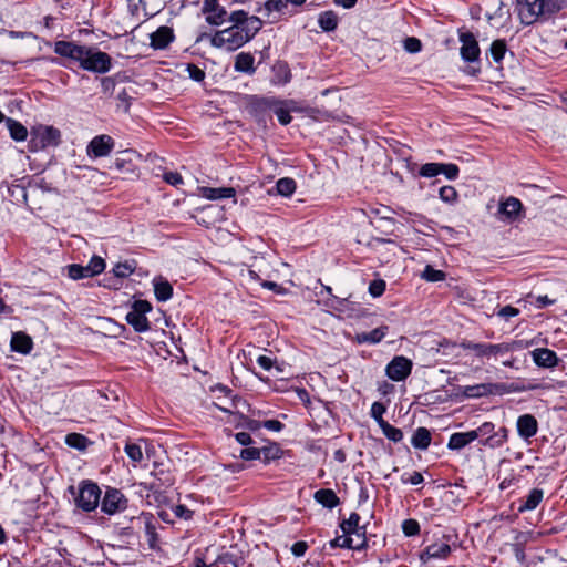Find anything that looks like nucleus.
<instances>
[{
  "instance_id": "a19ab883",
  "label": "nucleus",
  "mask_w": 567,
  "mask_h": 567,
  "mask_svg": "<svg viewBox=\"0 0 567 567\" xmlns=\"http://www.w3.org/2000/svg\"><path fill=\"white\" fill-rule=\"evenodd\" d=\"M261 451V458L264 462L268 463L272 460H277L280 457L281 450L277 444L264 446L260 449Z\"/></svg>"
},
{
  "instance_id": "5fc2aeb1",
  "label": "nucleus",
  "mask_w": 567,
  "mask_h": 567,
  "mask_svg": "<svg viewBox=\"0 0 567 567\" xmlns=\"http://www.w3.org/2000/svg\"><path fill=\"white\" fill-rule=\"evenodd\" d=\"M247 18H248V14L244 10H237V11L231 12V14L229 17L227 16V20L233 23L231 27H239V28L244 24V22L246 21Z\"/></svg>"
},
{
  "instance_id": "4d7b16f0",
  "label": "nucleus",
  "mask_w": 567,
  "mask_h": 567,
  "mask_svg": "<svg viewBox=\"0 0 567 567\" xmlns=\"http://www.w3.org/2000/svg\"><path fill=\"white\" fill-rule=\"evenodd\" d=\"M240 457L246 461L260 460L261 451L258 447H245L240 451Z\"/></svg>"
},
{
  "instance_id": "8fccbe9b",
  "label": "nucleus",
  "mask_w": 567,
  "mask_h": 567,
  "mask_svg": "<svg viewBox=\"0 0 567 567\" xmlns=\"http://www.w3.org/2000/svg\"><path fill=\"white\" fill-rule=\"evenodd\" d=\"M134 271V267L132 264L125 261V262H118L114 266L113 272L118 278H125L130 276Z\"/></svg>"
},
{
  "instance_id": "6ab92c4d",
  "label": "nucleus",
  "mask_w": 567,
  "mask_h": 567,
  "mask_svg": "<svg viewBox=\"0 0 567 567\" xmlns=\"http://www.w3.org/2000/svg\"><path fill=\"white\" fill-rule=\"evenodd\" d=\"M151 47L155 50L166 49L175 39L174 31L167 25L159 27L150 34Z\"/></svg>"
},
{
  "instance_id": "4468645a",
  "label": "nucleus",
  "mask_w": 567,
  "mask_h": 567,
  "mask_svg": "<svg viewBox=\"0 0 567 567\" xmlns=\"http://www.w3.org/2000/svg\"><path fill=\"white\" fill-rule=\"evenodd\" d=\"M127 499L116 488H109L101 501V511L107 515H113L125 508Z\"/></svg>"
},
{
  "instance_id": "ddd939ff",
  "label": "nucleus",
  "mask_w": 567,
  "mask_h": 567,
  "mask_svg": "<svg viewBox=\"0 0 567 567\" xmlns=\"http://www.w3.org/2000/svg\"><path fill=\"white\" fill-rule=\"evenodd\" d=\"M460 42L462 43L460 53L465 62L472 63L480 60L481 50L472 32H461Z\"/></svg>"
},
{
  "instance_id": "c9c22d12",
  "label": "nucleus",
  "mask_w": 567,
  "mask_h": 567,
  "mask_svg": "<svg viewBox=\"0 0 567 567\" xmlns=\"http://www.w3.org/2000/svg\"><path fill=\"white\" fill-rule=\"evenodd\" d=\"M506 51H507V45H506V42L504 40H499L498 39V40H495V41L492 42L489 52H491L492 59L496 63H501L502 62V60L505 56Z\"/></svg>"
},
{
  "instance_id": "39448f33",
  "label": "nucleus",
  "mask_w": 567,
  "mask_h": 567,
  "mask_svg": "<svg viewBox=\"0 0 567 567\" xmlns=\"http://www.w3.org/2000/svg\"><path fill=\"white\" fill-rule=\"evenodd\" d=\"M101 498V489L97 484L91 481H83L79 486V492L75 496V504L84 512L94 511Z\"/></svg>"
},
{
  "instance_id": "f8f14e48",
  "label": "nucleus",
  "mask_w": 567,
  "mask_h": 567,
  "mask_svg": "<svg viewBox=\"0 0 567 567\" xmlns=\"http://www.w3.org/2000/svg\"><path fill=\"white\" fill-rule=\"evenodd\" d=\"M256 12L265 18L269 23H275L282 14L291 13L285 3V0H267L256 9Z\"/></svg>"
},
{
  "instance_id": "a211bd4d",
  "label": "nucleus",
  "mask_w": 567,
  "mask_h": 567,
  "mask_svg": "<svg viewBox=\"0 0 567 567\" xmlns=\"http://www.w3.org/2000/svg\"><path fill=\"white\" fill-rule=\"evenodd\" d=\"M516 429L518 435L523 440L528 441L530 437L536 435L538 431V422L534 415L523 414L517 419Z\"/></svg>"
},
{
  "instance_id": "864d4df0",
  "label": "nucleus",
  "mask_w": 567,
  "mask_h": 567,
  "mask_svg": "<svg viewBox=\"0 0 567 567\" xmlns=\"http://www.w3.org/2000/svg\"><path fill=\"white\" fill-rule=\"evenodd\" d=\"M404 50L409 53H417L422 49L421 41L415 37H408L403 42Z\"/></svg>"
},
{
  "instance_id": "4c0bfd02",
  "label": "nucleus",
  "mask_w": 567,
  "mask_h": 567,
  "mask_svg": "<svg viewBox=\"0 0 567 567\" xmlns=\"http://www.w3.org/2000/svg\"><path fill=\"white\" fill-rule=\"evenodd\" d=\"M360 515L351 513L348 519L341 523V529L346 535L357 534L359 529Z\"/></svg>"
},
{
  "instance_id": "9d476101",
  "label": "nucleus",
  "mask_w": 567,
  "mask_h": 567,
  "mask_svg": "<svg viewBox=\"0 0 567 567\" xmlns=\"http://www.w3.org/2000/svg\"><path fill=\"white\" fill-rule=\"evenodd\" d=\"M133 527L144 530L147 537L150 548L155 549L157 546L156 519L150 513H141L137 517L132 518Z\"/></svg>"
},
{
  "instance_id": "3c124183",
  "label": "nucleus",
  "mask_w": 567,
  "mask_h": 567,
  "mask_svg": "<svg viewBox=\"0 0 567 567\" xmlns=\"http://www.w3.org/2000/svg\"><path fill=\"white\" fill-rule=\"evenodd\" d=\"M402 530L405 536H415L420 533V524L415 519H405L402 523Z\"/></svg>"
},
{
  "instance_id": "b1692460",
  "label": "nucleus",
  "mask_w": 567,
  "mask_h": 567,
  "mask_svg": "<svg viewBox=\"0 0 567 567\" xmlns=\"http://www.w3.org/2000/svg\"><path fill=\"white\" fill-rule=\"evenodd\" d=\"M523 205L519 199L515 197H508L499 205V213L504 215L508 219H515L519 212L522 210Z\"/></svg>"
},
{
  "instance_id": "ea45409f",
  "label": "nucleus",
  "mask_w": 567,
  "mask_h": 567,
  "mask_svg": "<svg viewBox=\"0 0 567 567\" xmlns=\"http://www.w3.org/2000/svg\"><path fill=\"white\" fill-rule=\"evenodd\" d=\"M382 433L392 442L398 443L403 439V432L389 422L381 423Z\"/></svg>"
},
{
  "instance_id": "f257e3e1",
  "label": "nucleus",
  "mask_w": 567,
  "mask_h": 567,
  "mask_svg": "<svg viewBox=\"0 0 567 567\" xmlns=\"http://www.w3.org/2000/svg\"><path fill=\"white\" fill-rule=\"evenodd\" d=\"M54 52L71 61L78 62L80 68L96 73H106L112 66L111 56L93 47L79 45L73 42L58 41Z\"/></svg>"
},
{
  "instance_id": "bf43d9fd",
  "label": "nucleus",
  "mask_w": 567,
  "mask_h": 567,
  "mask_svg": "<svg viewBox=\"0 0 567 567\" xmlns=\"http://www.w3.org/2000/svg\"><path fill=\"white\" fill-rule=\"evenodd\" d=\"M270 106V101L261 97H254L250 103L251 112L258 113L259 111H265Z\"/></svg>"
},
{
  "instance_id": "20e7f679",
  "label": "nucleus",
  "mask_w": 567,
  "mask_h": 567,
  "mask_svg": "<svg viewBox=\"0 0 567 567\" xmlns=\"http://www.w3.org/2000/svg\"><path fill=\"white\" fill-rule=\"evenodd\" d=\"M478 436L482 437L480 443L488 449L502 447L508 440V429L498 427L493 422H484L477 427Z\"/></svg>"
},
{
  "instance_id": "13d9d810",
  "label": "nucleus",
  "mask_w": 567,
  "mask_h": 567,
  "mask_svg": "<svg viewBox=\"0 0 567 567\" xmlns=\"http://www.w3.org/2000/svg\"><path fill=\"white\" fill-rule=\"evenodd\" d=\"M101 86H102V92L105 95L111 96L114 93V91H115L116 83H115V80L113 78L106 76V78H102Z\"/></svg>"
},
{
  "instance_id": "a18cd8bd",
  "label": "nucleus",
  "mask_w": 567,
  "mask_h": 567,
  "mask_svg": "<svg viewBox=\"0 0 567 567\" xmlns=\"http://www.w3.org/2000/svg\"><path fill=\"white\" fill-rule=\"evenodd\" d=\"M86 266L90 269V274L94 277L104 271L105 261L99 256H93Z\"/></svg>"
},
{
  "instance_id": "e433bc0d",
  "label": "nucleus",
  "mask_w": 567,
  "mask_h": 567,
  "mask_svg": "<svg viewBox=\"0 0 567 567\" xmlns=\"http://www.w3.org/2000/svg\"><path fill=\"white\" fill-rule=\"evenodd\" d=\"M68 276L73 280L93 277L90 274V269L87 268V266H81L78 264H72L68 266Z\"/></svg>"
},
{
  "instance_id": "6e6d98bb",
  "label": "nucleus",
  "mask_w": 567,
  "mask_h": 567,
  "mask_svg": "<svg viewBox=\"0 0 567 567\" xmlns=\"http://www.w3.org/2000/svg\"><path fill=\"white\" fill-rule=\"evenodd\" d=\"M385 413V406L380 402H374L371 406V416L378 422L379 426H381L382 422H386L382 415Z\"/></svg>"
},
{
  "instance_id": "680f3d73",
  "label": "nucleus",
  "mask_w": 567,
  "mask_h": 567,
  "mask_svg": "<svg viewBox=\"0 0 567 567\" xmlns=\"http://www.w3.org/2000/svg\"><path fill=\"white\" fill-rule=\"evenodd\" d=\"M275 114L277 115V118L281 125H288L292 120L289 111L284 107L276 109Z\"/></svg>"
},
{
  "instance_id": "1a4fd4ad",
  "label": "nucleus",
  "mask_w": 567,
  "mask_h": 567,
  "mask_svg": "<svg viewBox=\"0 0 567 567\" xmlns=\"http://www.w3.org/2000/svg\"><path fill=\"white\" fill-rule=\"evenodd\" d=\"M509 392L505 383H480L462 388V393L466 398L478 399L488 395H502Z\"/></svg>"
},
{
  "instance_id": "0eeeda50",
  "label": "nucleus",
  "mask_w": 567,
  "mask_h": 567,
  "mask_svg": "<svg viewBox=\"0 0 567 567\" xmlns=\"http://www.w3.org/2000/svg\"><path fill=\"white\" fill-rule=\"evenodd\" d=\"M152 310V306L146 300H136L132 306V310L126 315V321L135 331L145 332L150 329V322L146 313Z\"/></svg>"
},
{
  "instance_id": "37998d69",
  "label": "nucleus",
  "mask_w": 567,
  "mask_h": 567,
  "mask_svg": "<svg viewBox=\"0 0 567 567\" xmlns=\"http://www.w3.org/2000/svg\"><path fill=\"white\" fill-rule=\"evenodd\" d=\"M466 445H468V444H467L466 439L462 432L453 433L450 436V440L447 442V447L450 450L458 451V450H462L463 447H465Z\"/></svg>"
},
{
  "instance_id": "052dcab7",
  "label": "nucleus",
  "mask_w": 567,
  "mask_h": 567,
  "mask_svg": "<svg viewBox=\"0 0 567 567\" xmlns=\"http://www.w3.org/2000/svg\"><path fill=\"white\" fill-rule=\"evenodd\" d=\"M187 72L189 78L196 82H202L205 79V72L195 64H188Z\"/></svg>"
},
{
  "instance_id": "09e8293b",
  "label": "nucleus",
  "mask_w": 567,
  "mask_h": 567,
  "mask_svg": "<svg viewBox=\"0 0 567 567\" xmlns=\"http://www.w3.org/2000/svg\"><path fill=\"white\" fill-rule=\"evenodd\" d=\"M441 163H426L421 166L419 174L422 177H434L440 174Z\"/></svg>"
},
{
  "instance_id": "6e6552de",
  "label": "nucleus",
  "mask_w": 567,
  "mask_h": 567,
  "mask_svg": "<svg viewBox=\"0 0 567 567\" xmlns=\"http://www.w3.org/2000/svg\"><path fill=\"white\" fill-rule=\"evenodd\" d=\"M463 348L466 350H471L475 353L476 357L491 359L496 358L498 355H504L513 350V346L511 343H475L468 341L467 343H463Z\"/></svg>"
},
{
  "instance_id": "bb28decb",
  "label": "nucleus",
  "mask_w": 567,
  "mask_h": 567,
  "mask_svg": "<svg viewBox=\"0 0 567 567\" xmlns=\"http://www.w3.org/2000/svg\"><path fill=\"white\" fill-rule=\"evenodd\" d=\"M254 56L250 53L241 52L235 59L234 68L237 72L247 74L255 73Z\"/></svg>"
},
{
  "instance_id": "338daca9",
  "label": "nucleus",
  "mask_w": 567,
  "mask_h": 567,
  "mask_svg": "<svg viewBox=\"0 0 567 567\" xmlns=\"http://www.w3.org/2000/svg\"><path fill=\"white\" fill-rule=\"evenodd\" d=\"M262 427L269 431L279 432L284 429V424L278 420H267L262 422Z\"/></svg>"
},
{
  "instance_id": "c03bdc74",
  "label": "nucleus",
  "mask_w": 567,
  "mask_h": 567,
  "mask_svg": "<svg viewBox=\"0 0 567 567\" xmlns=\"http://www.w3.org/2000/svg\"><path fill=\"white\" fill-rule=\"evenodd\" d=\"M440 198L447 204H454L457 200V192L453 186H443L439 192Z\"/></svg>"
},
{
  "instance_id": "72a5a7b5",
  "label": "nucleus",
  "mask_w": 567,
  "mask_h": 567,
  "mask_svg": "<svg viewBox=\"0 0 567 567\" xmlns=\"http://www.w3.org/2000/svg\"><path fill=\"white\" fill-rule=\"evenodd\" d=\"M272 71L275 73L274 75V82L277 84H287L291 80V72L289 70V66L285 62H278L274 65Z\"/></svg>"
},
{
  "instance_id": "774afa93",
  "label": "nucleus",
  "mask_w": 567,
  "mask_h": 567,
  "mask_svg": "<svg viewBox=\"0 0 567 567\" xmlns=\"http://www.w3.org/2000/svg\"><path fill=\"white\" fill-rule=\"evenodd\" d=\"M513 551H514V556L515 558L519 561V563H524L525 559H526V555H525V551H524V547H523V544L522 543H516V544H513Z\"/></svg>"
},
{
  "instance_id": "9b49d317",
  "label": "nucleus",
  "mask_w": 567,
  "mask_h": 567,
  "mask_svg": "<svg viewBox=\"0 0 567 567\" xmlns=\"http://www.w3.org/2000/svg\"><path fill=\"white\" fill-rule=\"evenodd\" d=\"M412 371V361L403 355L394 357L386 365L385 373L392 381L405 380Z\"/></svg>"
},
{
  "instance_id": "c85d7f7f",
  "label": "nucleus",
  "mask_w": 567,
  "mask_h": 567,
  "mask_svg": "<svg viewBox=\"0 0 567 567\" xmlns=\"http://www.w3.org/2000/svg\"><path fill=\"white\" fill-rule=\"evenodd\" d=\"M262 28V19L256 16L248 17L244 24L240 27L247 42L251 40L256 33Z\"/></svg>"
},
{
  "instance_id": "79ce46f5",
  "label": "nucleus",
  "mask_w": 567,
  "mask_h": 567,
  "mask_svg": "<svg viewBox=\"0 0 567 567\" xmlns=\"http://www.w3.org/2000/svg\"><path fill=\"white\" fill-rule=\"evenodd\" d=\"M422 278L430 282H436L445 279L442 270H436L432 266H426L422 272Z\"/></svg>"
},
{
  "instance_id": "2eb2a0df",
  "label": "nucleus",
  "mask_w": 567,
  "mask_h": 567,
  "mask_svg": "<svg viewBox=\"0 0 567 567\" xmlns=\"http://www.w3.org/2000/svg\"><path fill=\"white\" fill-rule=\"evenodd\" d=\"M113 148L114 140L110 135L102 134L92 138L86 147V154L92 158L105 157Z\"/></svg>"
},
{
  "instance_id": "5701e85b",
  "label": "nucleus",
  "mask_w": 567,
  "mask_h": 567,
  "mask_svg": "<svg viewBox=\"0 0 567 567\" xmlns=\"http://www.w3.org/2000/svg\"><path fill=\"white\" fill-rule=\"evenodd\" d=\"M386 332L388 327L381 326L373 329L372 331L358 333L355 339L358 343L377 344L385 337Z\"/></svg>"
},
{
  "instance_id": "de8ad7c7",
  "label": "nucleus",
  "mask_w": 567,
  "mask_h": 567,
  "mask_svg": "<svg viewBox=\"0 0 567 567\" xmlns=\"http://www.w3.org/2000/svg\"><path fill=\"white\" fill-rule=\"evenodd\" d=\"M460 173V168L456 164L453 163H441L440 174L445 175V177L450 181H454L457 178Z\"/></svg>"
},
{
  "instance_id": "a878e982",
  "label": "nucleus",
  "mask_w": 567,
  "mask_h": 567,
  "mask_svg": "<svg viewBox=\"0 0 567 567\" xmlns=\"http://www.w3.org/2000/svg\"><path fill=\"white\" fill-rule=\"evenodd\" d=\"M315 499L327 508H334L339 505L340 501L337 494L329 488H321L315 493Z\"/></svg>"
},
{
  "instance_id": "e2e57ef3",
  "label": "nucleus",
  "mask_w": 567,
  "mask_h": 567,
  "mask_svg": "<svg viewBox=\"0 0 567 567\" xmlns=\"http://www.w3.org/2000/svg\"><path fill=\"white\" fill-rule=\"evenodd\" d=\"M518 315H519V310L512 306H505V307L501 308L497 312L498 317L504 318L506 320H508L512 317H516Z\"/></svg>"
},
{
  "instance_id": "473e14b6",
  "label": "nucleus",
  "mask_w": 567,
  "mask_h": 567,
  "mask_svg": "<svg viewBox=\"0 0 567 567\" xmlns=\"http://www.w3.org/2000/svg\"><path fill=\"white\" fill-rule=\"evenodd\" d=\"M330 546L332 548H348V549H354V550H362L367 547V540L365 538L362 540L359 545H353V539L349 536H339L336 537L330 542Z\"/></svg>"
},
{
  "instance_id": "aec40b11",
  "label": "nucleus",
  "mask_w": 567,
  "mask_h": 567,
  "mask_svg": "<svg viewBox=\"0 0 567 567\" xmlns=\"http://www.w3.org/2000/svg\"><path fill=\"white\" fill-rule=\"evenodd\" d=\"M532 357L535 364L542 368H555L558 364L556 352L547 348L535 349Z\"/></svg>"
},
{
  "instance_id": "4be33fe9",
  "label": "nucleus",
  "mask_w": 567,
  "mask_h": 567,
  "mask_svg": "<svg viewBox=\"0 0 567 567\" xmlns=\"http://www.w3.org/2000/svg\"><path fill=\"white\" fill-rule=\"evenodd\" d=\"M544 497V491L540 488H533L529 491L528 495H526L525 498L520 501V504L518 506V512H529L534 511L543 501Z\"/></svg>"
},
{
  "instance_id": "603ef678",
  "label": "nucleus",
  "mask_w": 567,
  "mask_h": 567,
  "mask_svg": "<svg viewBox=\"0 0 567 567\" xmlns=\"http://www.w3.org/2000/svg\"><path fill=\"white\" fill-rule=\"evenodd\" d=\"M385 286V281L383 279H374L369 285V293L372 297L378 298L383 295Z\"/></svg>"
},
{
  "instance_id": "69168bd1",
  "label": "nucleus",
  "mask_w": 567,
  "mask_h": 567,
  "mask_svg": "<svg viewBox=\"0 0 567 567\" xmlns=\"http://www.w3.org/2000/svg\"><path fill=\"white\" fill-rule=\"evenodd\" d=\"M401 481L406 484L419 485L423 482V475L420 472H413L409 477L404 475L401 477Z\"/></svg>"
},
{
  "instance_id": "0e129e2a",
  "label": "nucleus",
  "mask_w": 567,
  "mask_h": 567,
  "mask_svg": "<svg viewBox=\"0 0 567 567\" xmlns=\"http://www.w3.org/2000/svg\"><path fill=\"white\" fill-rule=\"evenodd\" d=\"M164 179L166 183L173 185V186H177L179 184L183 183V178L181 176V174L176 173V172H168V173H165L164 174Z\"/></svg>"
},
{
  "instance_id": "f704fd0d",
  "label": "nucleus",
  "mask_w": 567,
  "mask_h": 567,
  "mask_svg": "<svg viewBox=\"0 0 567 567\" xmlns=\"http://www.w3.org/2000/svg\"><path fill=\"white\" fill-rule=\"evenodd\" d=\"M65 443L79 451H83L87 447L89 439L79 433H70L65 436Z\"/></svg>"
},
{
  "instance_id": "49530a36",
  "label": "nucleus",
  "mask_w": 567,
  "mask_h": 567,
  "mask_svg": "<svg viewBox=\"0 0 567 567\" xmlns=\"http://www.w3.org/2000/svg\"><path fill=\"white\" fill-rule=\"evenodd\" d=\"M124 450H125V453L127 454V456L130 457V460L133 461L134 463L142 461L143 453H142V449L138 444L127 443L125 445Z\"/></svg>"
},
{
  "instance_id": "cd10ccee",
  "label": "nucleus",
  "mask_w": 567,
  "mask_h": 567,
  "mask_svg": "<svg viewBox=\"0 0 567 567\" xmlns=\"http://www.w3.org/2000/svg\"><path fill=\"white\" fill-rule=\"evenodd\" d=\"M202 194L207 199L216 200V199H223V198H230V197L235 196L236 192L233 187H219V188L204 187L202 189Z\"/></svg>"
},
{
  "instance_id": "7c9ffc66",
  "label": "nucleus",
  "mask_w": 567,
  "mask_h": 567,
  "mask_svg": "<svg viewBox=\"0 0 567 567\" xmlns=\"http://www.w3.org/2000/svg\"><path fill=\"white\" fill-rule=\"evenodd\" d=\"M318 24L326 32L334 31L338 27V16L331 10L321 12Z\"/></svg>"
},
{
  "instance_id": "423d86ee",
  "label": "nucleus",
  "mask_w": 567,
  "mask_h": 567,
  "mask_svg": "<svg viewBox=\"0 0 567 567\" xmlns=\"http://www.w3.org/2000/svg\"><path fill=\"white\" fill-rule=\"evenodd\" d=\"M31 143L35 148L58 146L61 143V132L50 125L34 126L31 130Z\"/></svg>"
},
{
  "instance_id": "412c9836",
  "label": "nucleus",
  "mask_w": 567,
  "mask_h": 567,
  "mask_svg": "<svg viewBox=\"0 0 567 567\" xmlns=\"http://www.w3.org/2000/svg\"><path fill=\"white\" fill-rule=\"evenodd\" d=\"M10 348L14 352L29 354L33 348V341L25 332H13L11 336Z\"/></svg>"
},
{
  "instance_id": "393cba45",
  "label": "nucleus",
  "mask_w": 567,
  "mask_h": 567,
  "mask_svg": "<svg viewBox=\"0 0 567 567\" xmlns=\"http://www.w3.org/2000/svg\"><path fill=\"white\" fill-rule=\"evenodd\" d=\"M432 441L431 432L426 427H417L411 439V444L414 449L426 450Z\"/></svg>"
},
{
  "instance_id": "c756f323",
  "label": "nucleus",
  "mask_w": 567,
  "mask_h": 567,
  "mask_svg": "<svg viewBox=\"0 0 567 567\" xmlns=\"http://www.w3.org/2000/svg\"><path fill=\"white\" fill-rule=\"evenodd\" d=\"M154 293L158 301H167L173 296V287L167 280L154 279Z\"/></svg>"
},
{
  "instance_id": "f03ea898",
  "label": "nucleus",
  "mask_w": 567,
  "mask_h": 567,
  "mask_svg": "<svg viewBox=\"0 0 567 567\" xmlns=\"http://www.w3.org/2000/svg\"><path fill=\"white\" fill-rule=\"evenodd\" d=\"M561 8V0H517L518 16L525 25L535 23L545 13H556Z\"/></svg>"
},
{
  "instance_id": "7ed1b4c3",
  "label": "nucleus",
  "mask_w": 567,
  "mask_h": 567,
  "mask_svg": "<svg viewBox=\"0 0 567 567\" xmlns=\"http://www.w3.org/2000/svg\"><path fill=\"white\" fill-rule=\"evenodd\" d=\"M247 43V38L244 35L239 27H229L224 30L217 31L210 37V44L218 49L227 51H235Z\"/></svg>"
},
{
  "instance_id": "dca6fc26",
  "label": "nucleus",
  "mask_w": 567,
  "mask_h": 567,
  "mask_svg": "<svg viewBox=\"0 0 567 567\" xmlns=\"http://www.w3.org/2000/svg\"><path fill=\"white\" fill-rule=\"evenodd\" d=\"M202 12L206 22L212 25H220L227 21V11L218 3V0H204Z\"/></svg>"
},
{
  "instance_id": "58836bf2",
  "label": "nucleus",
  "mask_w": 567,
  "mask_h": 567,
  "mask_svg": "<svg viewBox=\"0 0 567 567\" xmlns=\"http://www.w3.org/2000/svg\"><path fill=\"white\" fill-rule=\"evenodd\" d=\"M276 188L278 194L287 197L295 193L296 182L295 179L288 177L280 178L276 184Z\"/></svg>"
},
{
  "instance_id": "2f4dec72",
  "label": "nucleus",
  "mask_w": 567,
  "mask_h": 567,
  "mask_svg": "<svg viewBox=\"0 0 567 567\" xmlns=\"http://www.w3.org/2000/svg\"><path fill=\"white\" fill-rule=\"evenodd\" d=\"M6 123H7V127H8L9 132H10V136L13 140L21 142L27 138L28 131H27L25 126H23L20 122L8 117L6 120Z\"/></svg>"
},
{
  "instance_id": "f3484780",
  "label": "nucleus",
  "mask_w": 567,
  "mask_h": 567,
  "mask_svg": "<svg viewBox=\"0 0 567 567\" xmlns=\"http://www.w3.org/2000/svg\"><path fill=\"white\" fill-rule=\"evenodd\" d=\"M451 554V546L447 542H435L424 548L420 554V559L427 563L432 559H445Z\"/></svg>"
}]
</instances>
